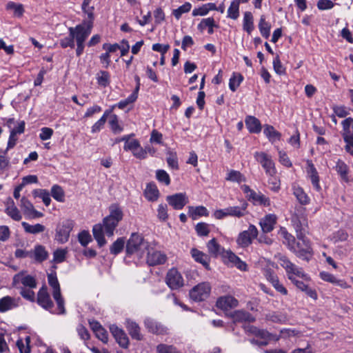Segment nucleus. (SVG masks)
Returning a JSON list of instances; mask_svg holds the SVG:
<instances>
[{
	"instance_id": "f257e3e1",
	"label": "nucleus",
	"mask_w": 353,
	"mask_h": 353,
	"mask_svg": "<svg viewBox=\"0 0 353 353\" xmlns=\"http://www.w3.org/2000/svg\"><path fill=\"white\" fill-rule=\"evenodd\" d=\"M109 212V215L103 218V223L95 224L92 228L94 238L100 248L107 243L104 233L108 236H113L114 230L123 217V211L117 205H110Z\"/></svg>"
},
{
	"instance_id": "f03ea898",
	"label": "nucleus",
	"mask_w": 353,
	"mask_h": 353,
	"mask_svg": "<svg viewBox=\"0 0 353 353\" xmlns=\"http://www.w3.org/2000/svg\"><path fill=\"white\" fill-rule=\"evenodd\" d=\"M278 263L285 270L289 279L296 287H308L310 277L303 272L301 268H297L292 263L287 256L279 254Z\"/></svg>"
},
{
	"instance_id": "7ed1b4c3",
	"label": "nucleus",
	"mask_w": 353,
	"mask_h": 353,
	"mask_svg": "<svg viewBox=\"0 0 353 353\" xmlns=\"http://www.w3.org/2000/svg\"><path fill=\"white\" fill-rule=\"evenodd\" d=\"M148 248L149 243L144 239L143 236L137 232H134L126 242L125 252L127 256L136 254L142 256Z\"/></svg>"
},
{
	"instance_id": "20e7f679",
	"label": "nucleus",
	"mask_w": 353,
	"mask_h": 353,
	"mask_svg": "<svg viewBox=\"0 0 353 353\" xmlns=\"http://www.w3.org/2000/svg\"><path fill=\"white\" fill-rule=\"evenodd\" d=\"M297 239L298 241L292 247L290 250L299 259L309 261L313 256V250L310 241L306 237Z\"/></svg>"
},
{
	"instance_id": "39448f33",
	"label": "nucleus",
	"mask_w": 353,
	"mask_h": 353,
	"mask_svg": "<svg viewBox=\"0 0 353 353\" xmlns=\"http://www.w3.org/2000/svg\"><path fill=\"white\" fill-rule=\"evenodd\" d=\"M93 25L91 21H82L74 28H69V33L72 34L76 41L85 42L92 32Z\"/></svg>"
},
{
	"instance_id": "423d86ee",
	"label": "nucleus",
	"mask_w": 353,
	"mask_h": 353,
	"mask_svg": "<svg viewBox=\"0 0 353 353\" xmlns=\"http://www.w3.org/2000/svg\"><path fill=\"white\" fill-rule=\"evenodd\" d=\"M74 227L72 221L66 220L56 228L55 240L60 243H66L70 237V232Z\"/></svg>"
},
{
	"instance_id": "0eeeda50",
	"label": "nucleus",
	"mask_w": 353,
	"mask_h": 353,
	"mask_svg": "<svg viewBox=\"0 0 353 353\" xmlns=\"http://www.w3.org/2000/svg\"><path fill=\"white\" fill-rule=\"evenodd\" d=\"M254 157L261 164L268 175L274 176L276 174V170L274 167V163L269 155L263 152H256L254 154Z\"/></svg>"
},
{
	"instance_id": "6e6552de",
	"label": "nucleus",
	"mask_w": 353,
	"mask_h": 353,
	"mask_svg": "<svg viewBox=\"0 0 353 353\" xmlns=\"http://www.w3.org/2000/svg\"><path fill=\"white\" fill-rule=\"evenodd\" d=\"M166 201L174 210H181L188 203L185 193H176L167 196Z\"/></svg>"
},
{
	"instance_id": "1a4fd4ad",
	"label": "nucleus",
	"mask_w": 353,
	"mask_h": 353,
	"mask_svg": "<svg viewBox=\"0 0 353 353\" xmlns=\"http://www.w3.org/2000/svg\"><path fill=\"white\" fill-rule=\"evenodd\" d=\"M165 281L168 287H183V279L176 268L170 269L166 275Z\"/></svg>"
},
{
	"instance_id": "9d476101",
	"label": "nucleus",
	"mask_w": 353,
	"mask_h": 353,
	"mask_svg": "<svg viewBox=\"0 0 353 353\" xmlns=\"http://www.w3.org/2000/svg\"><path fill=\"white\" fill-rule=\"evenodd\" d=\"M110 330L116 341L123 348H127L129 345V339L125 332L115 325L110 326Z\"/></svg>"
},
{
	"instance_id": "9b49d317",
	"label": "nucleus",
	"mask_w": 353,
	"mask_h": 353,
	"mask_svg": "<svg viewBox=\"0 0 353 353\" xmlns=\"http://www.w3.org/2000/svg\"><path fill=\"white\" fill-rule=\"evenodd\" d=\"M145 325L149 332L156 334H167L168 329L160 323L152 319H146L145 320Z\"/></svg>"
},
{
	"instance_id": "f8f14e48",
	"label": "nucleus",
	"mask_w": 353,
	"mask_h": 353,
	"mask_svg": "<svg viewBox=\"0 0 353 353\" xmlns=\"http://www.w3.org/2000/svg\"><path fill=\"white\" fill-rule=\"evenodd\" d=\"M5 213L10 216L12 220L19 221L22 219V215L15 205L14 201L10 198H8L6 203Z\"/></svg>"
},
{
	"instance_id": "ddd939ff",
	"label": "nucleus",
	"mask_w": 353,
	"mask_h": 353,
	"mask_svg": "<svg viewBox=\"0 0 353 353\" xmlns=\"http://www.w3.org/2000/svg\"><path fill=\"white\" fill-rule=\"evenodd\" d=\"M18 284H22L23 287H36L37 282L32 276L25 275L23 272H19L15 274L13 278V285H17Z\"/></svg>"
},
{
	"instance_id": "4468645a",
	"label": "nucleus",
	"mask_w": 353,
	"mask_h": 353,
	"mask_svg": "<svg viewBox=\"0 0 353 353\" xmlns=\"http://www.w3.org/2000/svg\"><path fill=\"white\" fill-rule=\"evenodd\" d=\"M307 163L308 165L307 172L309 178L311 180L312 184L316 191L320 192L321 190V187L319 183V176L318 172L312 161L307 160Z\"/></svg>"
},
{
	"instance_id": "2eb2a0df",
	"label": "nucleus",
	"mask_w": 353,
	"mask_h": 353,
	"mask_svg": "<svg viewBox=\"0 0 353 353\" xmlns=\"http://www.w3.org/2000/svg\"><path fill=\"white\" fill-rule=\"evenodd\" d=\"M238 301L232 296H225L220 297L216 301V306L223 310H228L236 307L238 305Z\"/></svg>"
},
{
	"instance_id": "dca6fc26",
	"label": "nucleus",
	"mask_w": 353,
	"mask_h": 353,
	"mask_svg": "<svg viewBox=\"0 0 353 353\" xmlns=\"http://www.w3.org/2000/svg\"><path fill=\"white\" fill-rule=\"evenodd\" d=\"M147 263L150 266L159 264H163L167 259L166 256L159 251H152V252L147 250Z\"/></svg>"
},
{
	"instance_id": "f3484780",
	"label": "nucleus",
	"mask_w": 353,
	"mask_h": 353,
	"mask_svg": "<svg viewBox=\"0 0 353 353\" xmlns=\"http://www.w3.org/2000/svg\"><path fill=\"white\" fill-rule=\"evenodd\" d=\"M277 217L274 214H269L266 215L263 219H262L260 221V225L261 227L262 231L264 233H268L272 232L274 225L276 223Z\"/></svg>"
},
{
	"instance_id": "a211bd4d",
	"label": "nucleus",
	"mask_w": 353,
	"mask_h": 353,
	"mask_svg": "<svg viewBox=\"0 0 353 353\" xmlns=\"http://www.w3.org/2000/svg\"><path fill=\"white\" fill-rule=\"evenodd\" d=\"M47 288H41L37 294V303L42 307L50 310L53 306V303L50 299Z\"/></svg>"
},
{
	"instance_id": "6ab92c4d",
	"label": "nucleus",
	"mask_w": 353,
	"mask_h": 353,
	"mask_svg": "<svg viewBox=\"0 0 353 353\" xmlns=\"http://www.w3.org/2000/svg\"><path fill=\"white\" fill-rule=\"evenodd\" d=\"M210 288H192L189 292L190 297L194 301H203L210 294Z\"/></svg>"
},
{
	"instance_id": "aec40b11",
	"label": "nucleus",
	"mask_w": 353,
	"mask_h": 353,
	"mask_svg": "<svg viewBox=\"0 0 353 353\" xmlns=\"http://www.w3.org/2000/svg\"><path fill=\"white\" fill-rule=\"evenodd\" d=\"M192 258L198 263H201L205 269L210 270V256L203 253V252L197 250L196 248H192L190 251Z\"/></svg>"
},
{
	"instance_id": "412c9836",
	"label": "nucleus",
	"mask_w": 353,
	"mask_h": 353,
	"mask_svg": "<svg viewBox=\"0 0 353 353\" xmlns=\"http://www.w3.org/2000/svg\"><path fill=\"white\" fill-rule=\"evenodd\" d=\"M247 208L248 203L246 202H243L241 206H230L226 208L228 216L243 217L247 214Z\"/></svg>"
},
{
	"instance_id": "4be33fe9",
	"label": "nucleus",
	"mask_w": 353,
	"mask_h": 353,
	"mask_svg": "<svg viewBox=\"0 0 353 353\" xmlns=\"http://www.w3.org/2000/svg\"><path fill=\"white\" fill-rule=\"evenodd\" d=\"M125 327L132 339L141 340L142 335L141 334V329L137 323L128 319L125 321Z\"/></svg>"
},
{
	"instance_id": "5701e85b",
	"label": "nucleus",
	"mask_w": 353,
	"mask_h": 353,
	"mask_svg": "<svg viewBox=\"0 0 353 353\" xmlns=\"http://www.w3.org/2000/svg\"><path fill=\"white\" fill-rule=\"evenodd\" d=\"M249 201H252L254 205H261L265 207L270 205V200L261 192H252L249 194Z\"/></svg>"
},
{
	"instance_id": "b1692460",
	"label": "nucleus",
	"mask_w": 353,
	"mask_h": 353,
	"mask_svg": "<svg viewBox=\"0 0 353 353\" xmlns=\"http://www.w3.org/2000/svg\"><path fill=\"white\" fill-rule=\"evenodd\" d=\"M245 125L251 133H259L261 130L260 121L253 116H248L245 119Z\"/></svg>"
},
{
	"instance_id": "393cba45",
	"label": "nucleus",
	"mask_w": 353,
	"mask_h": 353,
	"mask_svg": "<svg viewBox=\"0 0 353 353\" xmlns=\"http://www.w3.org/2000/svg\"><path fill=\"white\" fill-rule=\"evenodd\" d=\"M188 214L193 220H196L199 216H208L209 212L207 208L203 205L196 207L189 206Z\"/></svg>"
},
{
	"instance_id": "a878e982",
	"label": "nucleus",
	"mask_w": 353,
	"mask_h": 353,
	"mask_svg": "<svg viewBox=\"0 0 353 353\" xmlns=\"http://www.w3.org/2000/svg\"><path fill=\"white\" fill-rule=\"evenodd\" d=\"M336 172L340 175L341 179L345 182L349 181L348 172L349 168L347 165L341 159H338L336 162V166L334 167Z\"/></svg>"
},
{
	"instance_id": "bb28decb",
	"label": "nucleus",
	"mask_w": 353,
	"mask_h": 353,
	"mask_svg": "<svg viewBox=\"0 0 353 353\" xmlns=\"http://www.w3.org/2000/svg\"><path fill=\"white\" fill-rule=\"evenodd\" d=\"M207 248L209 253L214 257H217L219 254H222L223 256V252H225L224 249L217 243L215 238H213L208 242Z\"/></svg>"
},
{
	"instance_id": "cd10ccee",
	"label": "nucleus",
	"mask_w": 353,
	"mask_h": 353,
	"mask_svg": "<svg viewBox=\"0 0 353 353\" xmlns=\"http://www.w3.org/2000/svg\"><path fill=\"white\" fill-rule=\"evenodd\" d=\"M234 322H254L255 319L249 312L243 310H236L232 314Z\"/></svg>"
},
{
	"instance_id": "c85d7f7f",
	"label": "nucleus",
	"mask_w": 353,
	"mask_h": 353,
	"mask_svg": "<svg viewBox=\"0 0 353 353\" xmlns=\"http://www.w3.org/2000/svg\"><path fill=\"white\" fill-rule=\"evenodd\" d=\"M218 28V25L215 23L214 19L212 17H208L203 19L198 25V29L200 31H203L205 28H208V32L210 34L214 33L213 28Z\"/></svg>"
},
{
	"instance_id": "c756f323",
	"label": "nucleus",
	"mask_w": 353,
	"mask_h": 353,
	"mask_svg": "<svg viewBox=\"0 0 353 353\" xmlns=\"http://www.w3.org/2000/svg\"><path fill=\"white\" fill-rule=\"evenodd\" d=\"M145 198L150 201H155L158 199L159 192L154 183H148L144 192Z\"/></svg>"
},
{
	"instance_id": "7c9ffc66",
	"label": "nucleus",
	"mask_w": 353,
	"mask_h": 353,
	"mask_svg": "<svg viewBox=\"0 0 353 353\" xmlns=\"http://www.w3.org/2000/svg\"><path fill=\"white\" fill-rule=\"evenodd\" d=\"M17 304L14 299L10 296H5L0 299V312H5L16 307Z\"/></svg>"
},
{
	"instance_id": "2f4dec72",
	"label": "nucleus",
	"mask_w": 353,
	"mask_h": 353,
	"mask_svg": "<svg viewBox=\"0 0 353 353\" xmlns=\"http://www.w3.org/2000/svg\"><path fill=\"white\" fill-rule=\"evenodd\" d=\"M48 252L45 247L41 245H37L34 249V257L37 262L42 263L48 258Z\"/></svg>"
},
{
	"instance_id": "473e14b6",
	"label": "nucleus",
	"mask_w": 353,
	"mask_h": 353,
	"mask_svg": "<svg viewBox=\"0 0 353 353\" xmlns=\"http://www.w3.org/2000/svg\"><path fill=\"white\" fill-rule=\"evenodd\" d=\"M264 134L268 138L269 141L272 143L279 140L281 134L279 132L276 131L272 125H265L263 129Z\"/></svg>"
},
{
	"instance_id": "72a5a7b5",
	"label": "nucleus",
	"mask_w": 353,
	"mask_h": 353,
	"mask_svg": "<svg viewBox=\"0 0 353 353\" xmlns=\"http://www.w3.org/2000/svg\"><path fill=\"white\" fill-rule=\"evenodd\" d=\"M21 225L26 233L37 234L43 232L46 227L40 223H37L34 225H30L27 222H22Z\"/></svg>"
},
{
	"instance_id": "f704fd0d",
	"label": "nucleus",
	"mask_w": 353,
	"mask_h": 353,
	"mask_svg": "<svg viewBox=\"0 0 353 353\" xmlns=\"http://www.w3.org/2000/svg\"><path fill=\"white\" fill-rule=\"evenodd\" d=\"M254 19L250 12H245L243 16V29L248 34H250L254 30Z\"/></svg>"
},
{
	"instance_id": "c9c22d12",
	"label": "nucleus",
	"mask_w": 353,
	"mask_h": 353,
	"mask_svg": "<svg viewBox=\"0 0 353 353\" xmlns=\"http://www.w3.org/2000/svg\"><path fill=\"white\" fill-rule=\"evenodd\" d=\"M259 29L262 37L265 39L269 38L270 34L271 25L269 22L265 21V17L264 15L261 16L259 23Z\"/></svg>"
},
{
	"instance_id": "e433bc0d",
	"label": "nucleus",
	"mask_w": 353,
	"mask_h": 353,
	"mask_svg": "<svg viewBox=\"0 0 353 353\" xmlns=\"http://www.w3.org/2000/svg\"><path fill=\"white\" fill-rule=\"evenodd\" d=\"M125 240L124 237L118 238L110 247V252L113 255L121 253L125 248Z\"/></svg>"
},
{
	"instance_id": "4c0bfd02",
	"label": "nucleus",
	"mask_w": 353,
	"mask_h": 353,
	"mask_svg": "<svg viewBox=\"0 0 353 353\" xmlns=\"http://www.w3.org/2000/svg\"><path fill=\"white\" fill-rule=\"evenodd\" d=\"M32 194L34 197L41 198L46 205L49 206L51 202L50 193L47 190L45 189H35L32 191Z\"/></svg>"
},
{
	"instance_id": "58836bf2",
	"label": "nucleus",
	"mask_w": 353,
	"mask_h": 353,
	"mask_svg": "<svg viewBox=\"0 0 353 353\" xmlns=\"http://www.w3.org/2000/svg\"><path fill=\"white\" fill-rule=\"evenodd\" d=\"M97 83L103 88H105L110 85V74L108 71L100 70L97 74Z\"/></svg>"
},
{
	"instance_id": "ea45409f",
	"label": "nucleus",
	"mask_w": 353,
	"mask_h": 353,
	"mask_svg": "<svg viewBox=\"0 0 353 353\" xmlns=\"http://www.w3.org/2000/svg\"><path fill=\"white\" fill-rule=\"evenodd\" d=\"M294 194L301 205H307L310 203V198L300 187L294 188Z\"/></svg>"
},
{
	"instance_id": "a19ab883",
	"label": "nucleus",
	"mask_w": 353,
	"mask_h": 353,
	"mask_svg": "<svg viewBox=\"0 0 353 353\" xmlns=\"http://www.w3.org/2000/svg\"><path fill=\"white\" fill-rule=\"evenodd\" d=\"M243 80V77L240 73L233 72L232 76L230 79L229 88L232 91L236 90L237 88L240 85Z\"/></svg>"
},
{
	"instance_id": "79ce46f5",
	"label": "nucleus",
	"mask_w": 353,
	"mask_h": 353,
	"mask_svg": "<svg viewBox=\"0 0 353 353\" xmlns=\"http://www.w3.org/2000/svg\"><path fill=\"white\" fill-rule=\"evenodd\" d=\"M53 297L57 301V309L58 314H64L65 313V310L64 307V302L61 297L60 288H55L53 292Z\"/></svg>"
},
{
	"instance_id": "37998d69",
	"label": "nucleus",
	"mask_w": 353,
	"mask_h": 353,
	"mask_svg": "<svg viewBox=\"0 0 353 353\" xmlns=\"http://www.w3.org/2000/svg\"><path fill=\"white\" fill-rule=\"evenodd\" d=\"M239 5L235 1H232L228 9V17L236 20L239 17Z\"/></svg>"
},
{
	"instance_id": "c03bdc74",
	"label": "nucleus",
	"mask_w": 353,
	"mask_h": 353,
	"mask_svg": "<svg viewBox=\"0 0 353 353\" xmlns=\"http://www.w3.org/2000/svg\"><path fill=\"white\" fill-rule=\"evenodd\" d=\"M195 231L199 236H207L210 232V225L205 222L198 223L195 225Z\"/></svg>"
},
{
	"instance_id": "a18cd8bd",
	"label": "nucleus",
	"mask_w": 353,
	"mask_h": 353,
	"mask_svg": "<svg viewBox=\"0 0 353 353\" xmlns=\"http://www.w3.org/2000/svg\"><path fill=\"white\" fill-rule=\"evenodd\" d=\"M109 125L112 132L115 134H119L123 130V128L119 125L118 117L116 114L110 116Z\"/></svg>"
},
{
	"instance_id": "49530a36",
	"label": "nucleus",
	"mask_w": 353,
	"mask_h": 353,
	"mask_svg": "<svg viewBox=\"0 0 353 353\" xmlns=\"http://www.w3.org/2000/svg\"><path fill=\"white\" fill-rule=\"evenodd\" d=\"M6 9L14 11V15L20 17L24 12V9L22 4H17L13 1H9L6 5Z\"/></svg>"
},
{
	"instance_id": "de8ad7c7",
	"label": "nucleus",
	"mask_w": 353,
	"mask_h": 353,
	"mask_svg": "<svg viewBox=\"0 0 353 353\" xmlns=\"http://www.w3.org/2000/svg\"><path fill=\"white\" fill-rule=\"evenodd\" d=\"M51 195L57 201L63 202L64 201V191L59 185H54L52 187Z\"/></svg>"
},
{
	"instance_id": "09e8293b",
	"label": "nucleus",
	"mask_w": 353,
	"mask_h": 353,
	"mask_svg": "<svg viewBox=\"0 0 353 353\" xmlns=\"http://www.w3.org/2000/svg\"><path fill=\"white\" fill-rule=\"evenodd\" d=\"M191 8V3L189 2H185L178 8L173 10L172 14L176 19H179L183 14L190 12Z\"/></svg>"
},
{
	"instance_id": "8fccbe9b",
	"label": "nucleus",
	"mask_w": 353,
	"mask_h": 353,
	"mask_svg": "<svg viewBox=\"0 0 353 353\" xmlns=\"http://www.w3.org/2000/svg\"><path fill=\"white\" fill-rule=\"evenodd\" d=\"M320 277L321 279L325 281H328L332 284H336L341 287L345 284L343 281L339 280L337 281L336 278L330 273L326 272H322L320 273Z\"/></svg>"
},
{
	"instance_id": "3c124183",
	"label": "nucleus",
	"mask_w": 353,
	"mask_h": 353,
	"mask_svg": "<svg viewBox=\"0 0 353 353\" xmlns=\"http://www.w3.org/2000/svg\"><path fill=\"white\" fill-rule=\"evenodd\" d=\"M225 179L228 181L237 183L245 181L244 176L240 172L234 170L229 172Z\"/></svg>"
},
{
	"instance_id": "603ef678",
	"label": "nucleus",
	"mask_w": 353,
	"mask_h": 353,
	"mask_svg": "<svg viewBox=\"0 0 353 353\" xmlns=\"http://www.w3.org/2000/svg\"><path fill=\"white\" fill-rule=\"evenodd\" d=\"M167 154L168 157L166 161L169 167L174 170H178L179 163L176 153L169 150Z\"/></svg>"
},
{
	"instance_id": "864d4df0",
	"label": "nucleus",
	"mask_w": 353,
	"mask_h": 353,
	"mask_svg": "<svg viewBox=\"0 0 353 353\" xmlns=\"http://www.w3.org/2000/svg\"><path fill=\"white\" fill-rule=\"evenodd\" d=\"M237 243L242 247H247L252 243V239L247 233V231H243L239 234L237 238Z\"/></svg>"
},
{
	"instance_id": "5fc2aeb1",
	"label": "nucleus",
	"mask_w": 353,
	"mask_h": 353,
	"mask_svg": "<svg viewBox=\"0 0 353 353\" xmlns=\"http://www.w3.org/2000/svg\"><path fill=\"white\" fill-rule=\"evenodd\" d=\"M294 226L296 230L297 239H303L305 237V229L301 220L296 219L294 221Z\"/></svg>"
},
{
	"instance_id": "6e6d98bb",
	"label": "nucleus",
	"mask_w": 353,
	"mask_h": 353,
	"mask_svg": "<svg viewBox=\"0 0 353 353\" xmlns=\"http://www.w3.org/2000/svg\"><path fill=\"white\" fill-rule=\"evenodd\" d=\"M265 275L267 280L273 285V287H283L282 285H279V278L272 270H267Z\"/></svg>"
},
{
	"instance_id": "4d7b16f0",
	"label": "nucleus",
	"mask_w": 353,
	"mask_h": 353,
	"mask_svg": "<svg viewBox=\"0 0 353 353\" xmlns=\"http://www.w3.org/2000/svg\"><path fill=\"white\" fill-rule=\"evenodd\" d=\"M157 352L158 353H181L174 346L163 343L159 344L157 346Z\"/></svg>"
},
{
	"instance_id": "13d9d810",
	"label": "nucleus",
	"mask_w": 353,
	"mask_h": 353,
	"mask_svg": "<svg viewBox=\"0 0 353 353\" xmlns=\"http://www.w3.org/2000/svg\"><path fill=\"white\" fill-rule=\"evenodd\" d=\"M78 240L82 246L85 247L92 241V237L88 231L83 230L79 233Z\"/></svg>"
},
{
	"instance_id": "bf43d9fd",
	"label": "nucleus",
	"mask_w": 353,
	"mask_h": 353,
	"mask_svg": "<svg viewBox=\"0 0 353 353\" xmlns=\"http://www.w3.org/2000/svg\"><path fill=\"white\" fill-rule=\"evenodd\" d=\"M157 217L159 220L165 221L168 219V205L165 203H161L159 205L157 209Z\"/></svg>"
},
{
	"instance_id": "052dcab7",
	"label": "nucleus",
	"mask_w": 353,
	"mask_h": 353,
	"mask_svg": "<svg viewBox=\"0 0 353 353\" xmlns=\"http://www.w3.org/2000/svg\"><path fill=\"white\" fill-rule=\"evenodd\" d=\"M351 125H352V127H353V117H348L342 121V126H343V139L345 136H352V134H350Z\"/></svg>"
},
{
	"instance_id": "680f3d73",
	"label": "nucleus",
	"mask_w": 353,
	"mask_h": 353,
	"mask_svg": "<svg viewBox=\"0 0 353 353\" xmlns=\"http://www.w3.org/2000/svg\"><path fill=\"white\" fill-rule=\"evenodd\" d=\"M156 177L159 182L163 183L166 185H168L170 183V176L163 170H158L156 172Z\"/></svg>"
},
{
	"instance_id": "e2e57ef3",
	"label": "nucleus",
	"mask_w": 353,
	"mask_h": 353,
	"mask_svg": "<svg viewBox=\"0 0 353 353\" xmlns=\"http://www.w3.org/2000/svg\"><path fill=\"white\" fill-rule=\"evenodd\" d=\"M273 68L275 72L279 75L285 74V68L282 65L279 56L277 54L273 60Z\"/></svg>"
},
{
	"instance_id": "0e129e2a",
	"label": "nucleus",
	"mask_w": 353,
	"mask_h": 353,
	"mask_svg": "<svg viewBox=\"0 0 353 353\" xmlns=\"http://www.w3.org/2000/svg\"><path fill=\"white\" fill-rule=\"evenodd\" d=\"M21 207L23 210L25 214L30 215L31 211L34 208L33 204L26 197H22L21 199Z\"/></svg>"
},
{
	"instance_id": "69168bd1",
	"label": "nucleus",
	"mask_w": 353,
	"mask_h": 353,
	"mask_svg": "<svg viewBox=\"0 0 353 353\" xmlns=\"http://www.w3.org/2000/svg\"><path fill=\"white\" fill-rule=\"evenodd\" d=\"M59 43L61 47L63 48H66L68 47L73 48L74 47V39L72 34L69 33L68 37L60 40Z\"/></svg>"
},
{
	"instance_id": "338daca9",
	"label": "nucleus",
	"mask_w": 353,
	"mask_h": 353,
	"mask_svg": "<svg viewBox=\"0 0 353 353\" xmlns=\"http://www.w3.org/2000/svg\"><path fill=\"white\" fill-rule=\"evenodd\" d=\"M335 3L331 0H319L317 2V8L320 10H325L332 9Z\"/></svg>"
},
{
	"instance_id": "774afa93",
	"label": "nucleus",
	"mask_w": 353,
	"mask_h": 353,
	"mask_svg": "<svg viewBox=\"0 0 353 353\" xmlns=\"http://www.w3.org/2000/svg\"><path fill=\"white\" fill-rule=\"evenodd\" d=\"M66 251L63 249H57L53 253V261L56 263H61L65 259Z\"/></svg>"
}]
</instances>
